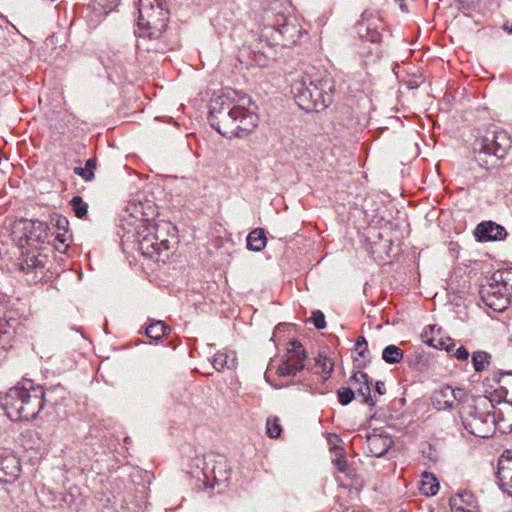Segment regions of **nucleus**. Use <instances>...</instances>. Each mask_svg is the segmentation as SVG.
Here are the masks:
<instances>
[{
    "label": "nucleus",
    "mask_w": 512,
    "mask_h": 512,
    "mask_svg": "<svg viewBox=\"0 0 512 512\" xmlns=\"http://www.w3.org/2000/svg\"><path fill=\"white\" fill-rule=\"evenodd\" d=\"M497 479L500 489L512 497V458L499 459Z\"/></svg>",
    "instance_id": "21"
},
{
    "label": "nucleus",
    "mask_w": 512,
    "mask_h": 512,
    "mask_svg": "<svg viewBox=\"0 0 512 512\" xmlns=\"http://www.w3.org/2000/svg\"><path fill=\"white\" fill-rule=\"evenodd\" d=\"M355 351L363 359L368 358V354H369L368 343L364 336H359L357 338L356 343H355Z\"/></svg>",
    "instance_id": "39"
},
{
    "label": "nucleus",
    "mask_w": 512,
    "mask_h": 512,
    "mask_svg": "<svg viewBox=\"0 0 512 512\" xmlns=\"http://www.w3.org/2000/svg\"><path fill=\"white\" fill-rule=\"evenodd\" d=\"M20 318L15 310H8L0 304V363L6 359L7 351L12 347Z\"/></svg>",
    "instance_id": "12"
},
{
    "label": "nucleus",
    "mask_w": 512,
    "mask_h": 512,
    "mask_svg": "<svg viewBox=\"0 0 512 512\" xmlns=\"http://www.w3.org/2000/svg\"><path fill=\"white\" fill-rule=\"evenodd\" d=\"M500 387L505 390L506 397L510 396V399L504 402L506 413L509 416V420L512 419V373L505 372L500 374L498 380Z\"/></svg>",
    "instance_id": "25"
},
{
    "label": "nucleus",
    "mask_w": 512,
    "mask_h": 512,
    "mask_svg": "<svg viewBox=\"0 0 512 512\" xmlns=\"http://www.w3.org/2000/svg\"><path fill=\"white\" fill-rule=\"evenodd\" d=\"M168 331H170V327L168 325H166L163 321H153L146 328L145 334L147 337H149L151 339L159 340Z\"/></svg>",
    "instance_id": "28"
},
{
    "label": "nucleus",
    "mask_w": 512,
    "mask_h": 512,
    "mask_svg": "<svg viewBox=\"0 0 512 512\" xmlns=\"http://www.w3.org/2000/svg\"><path fill=\"white\" fill-rule=\"evenodd\" d=\"M481 297L488 307L498 312L505 310L512 299V295L509 292L503 291L501 287L492 281L487 288L481 291Z\"/></svg>",
    "instance_id": "15"
},
{
    "label": "nucleus",
    "mask_w": 512,
    "mask_h": 512,
    "mask_svg": "<svg viewBox=\"0 0 512 512\" xmlns=\"http://www.w3.org/2000/svg\"><path fill=\"white\" fill-rule=\"evenodd\" d=\"M291 93L302 110L318 113L332 103L334 81L326 72L312 67L293 81Z\"/></svg>",
    "instance_id": "1"
},
{
    "label": "nucleus",
    "mask_w": 512,
    "mask_h": 512,
    "mask_svg": "<svg viewBox=\"0 0 512 512\" xmlns=\"http://www.w3.org/2000/svg\"><path fill=\"white\" fill-rule=\"evenodd\" d=\"M503 29L508 33H512V25L509 26L507 23L503 25Z\"/></svg>",
    "instance_id": "46"
},
{
    "label": "nucleus",
    "mask_w": 512,
    "mask_h": 512,
    "mask_svg": "<svg viewBox=\"0 0 512 512\" xmlns=\"http://www.w3.org/2000/svg\"><path fill=\"white\" fill-rule=\"evenodd\" d=\"M452 512H474L476 500L472 493L463 491L450 498Z\"/></svg>",
    "instance_id": "22"
},
{
    "label": "nucleus",
    "mask_w": 512,
    "mask_h": 512,
    "mask_svg": "<svg viewBox=\"0 0 512 512\" xmlns=\"http://www.w3.org/2000/svg\"><path fill=\"white\" fill-rule=\"evenodd\" d=\"M404 352L396 345H388L382 352V358L389 364H397L403 360Z\"/></svg>",
    "instance_id": "29"
},
{
    "label": "nucleus",
    "mask_w": 512,
    "mask_h": 512,
    "mask_svg": "<svg viewBox=\"0 0 512 512\" xmlns=\"http://www.w3.org/2000/svg\"><path fill=\"white\" fill-rule=\"evenodd\" d=\"M348 383L352 386L358 384L357 392L363 397V402L370 406H374L377 402L371 395L372 380L369 376L362 371L354 373L348 380Z\"/></svg>",
    "instance_id": "18"
},
{
    "label": "nucleus",
    "mask_w": 512,
    "mask_h": 512,
    "mask_svg": "<svg viewBox=\"0 0 512 512\" xmlns=\"http://www.w3.org/2000/svg\"><path fill=\"white\" fill-rule=\"evenodd\" d=\"M43 399H44V407L46 405H51V406H55L57 404H59V399H63L64 398V394H65V389L63 386L61 385H56V386H53L47 390H45L43 388Z\"/></svg>",
    "instance_id": "26"
},
{
    "label": "nucleus",
    "mask_w": 512,
    "mask_h": 512,
    "mask_svg": "<svg viewBox=\"0 0 512 512\" xmlns=\"http://www.w3.org/2000/svg\"><path fill=\"white\" fill-rule=\"evenodd\" d=\"M439 490V483L437 479L430 473L424 472L422 475V481L420 491L426 496L435 495Z\"/></svg>",
    "instance_id": "27"
},
{
    "label": "nucleus",
    "mask_w": 512,
    "mask_h": 512,
    "mask_svg": "<svg viewBox=\"0 0 512 512\" xmlns=\"http://www.w3.org/2000/svg\"><path fill=\"white\" fill-rule=\"evenodd\" d=\"M47 224L45 222L35 220L29 221L25 227V239L28 245H34L35 243H43L47 239Z\"/></svg>",
    "instance_id": "20"
},
{
    "label": "nucleus",
    "mask_w": 512,
    "mask_h": 512,
    "mask_svg": "<svg viewBox=\"0 0 512 512\" xmlns=\"http://www.w3.org/2000/svg\"><path fill=\"white\" fill-rule=\"evenodd\" d=\"M217 104L219 102L215 101L211 105L209 121L221 135L228 138L243 137L257 126L258 117L255 113L223 100L219 108L216 107Z\"/></svg>",
    "instance_id": "5"
},
{
    "label": "nucleus",
    "mask_w": 512,
    "mask_h": 512,
    "mask_svg": "<svg viewBox=\"0 0 512 512\" xmlns=\"http://www.w3.org/2000/svg\"><path fill=\"white\" fill-rule=\"evenodd\" d=\"M170 229L175 230L167 222L146 227L138 240V249L141 254L153 261H160L162 253L167 252L171 248V241L169 239Z\"/></svg>",
    "instance_id": "8"
},
{
    "label": "nucleus",
    "mask_w": 512,
    "mask_h": 512,
    "mask_svg": "<svg viewBox=\"0 0 512 512\" xmlns=\"http://www.w3.org/2000/svg\"><path fill=\"white\" fill-rule=\"evenodd\" d=\"M403 1H404V0H395V2H397V3H401V2H403Z\"/></svg>",
    "instance_id": "49"
},
{
    "label": "nucleus",
    "mask_w": 512,
    "mask_h": 512,
    "mask_svg": "<svg viewBox=\"0 0 512 512\" xmlns=\"http://www.w3.org/2000/svg\"><path fill=\"white\" fill-rule=\"evenodd\" d=\"M168 17L169 11L163 0H139V36L159 38L167 28Z\"/></svg>",
    "instance_id": "6"
},
{
    "label": "nucleus",
    "mask_w": 512,
    "mask_h": 512,
    "mask_svg": "<svg viewBox=\"0 0 512 512\" xmlns=\"http://www.w3.org/2000/svg\"><path fill=\"white\" fill-rule=\"evenodd\" d=\"M266 244L267 238L262 228L253 229L246 238L247 249L254 252L262 251L266 247Z\"/></svg>",
    "instance_id": "23"
},
{
    "label": "nucleus",
    "mask_w": 512,
    "mask_h": 512,
    "mask_svg": "<svg viewBox=\"0 0 512 512\" xmlns=\"http://www.w3.org/2000/svg\"><path fill=\"white\" fill-rule=\"evenodd\" d=\"M67 226H68V220L66 218H62V217H59L58 220H57V227L58 229H62L63 232L64 231H68L67 230Z\"/></svg>",
    "instance_id": "43"
},
{
    "label": "nucleus",
    "mask_w": 512,
    "mask_h": 512,
    "mask_svg": "<svg viewBox=\"0 0 512 512\" xmlns=\"http://www.w3.org/2000/svg\"><path fill=\"white\" fill-rule=\"evenodd\" d=\"M306 352L302 344L298 341H291L287 349L286 359L277 368L279 376H295L298 371L304 369V360Z\"/></svg>",
    "instance_id": "14"
},
{
    "label": "nucleus",
    "mask_w": 512,
    "mask_h": 512,
    "mask_svg": "<svg viewBox=\"0 0 512 512\" xmlns=\"http://www.w3.org/2000/svg\"><path fill=\"white\" fill-rule=\"evenodd\" d=\"M475 236L478 241H496L503 240L507 236L505 228L492 221H484L477 225Z\"/></svg>",
    "instance_id": "17"
},
{
    "label": "nucleus",
    "mask_w": 512,
    "mask_h": 512,
    "mask_svg": "<svg viewBox=\"0 0 512 512\" xmlns=\"http://www.w3.org/2000/svg\"><path fill=\"white\" fill-rule=\"evenodd\" d=\"M337 397L341 405L347 406L355 398V392L350 387H340L337 390Z\"/></svg>",
    "instance_id": "38"
},
{
    "label": "nucleus",
    "mask_w": 512,
    "mask_h": 512,
    "mask_svg": "<svg viewBox=\"0 0 512 512\" xmlns=\"http://www.w3.org/2000/svg\"><path fill=\"white\" fill-rule=\"evenodd\" d=\"M368 53H369V54H374V53H375V54H378V53H379V49L376 47V48H375V51H373V50H369V51H368Z\"/></svg>",
    "instance_id": "48"
},
{
    "label": "nucleus",
    "mask_w": 512,
    "mask_h": 512,
    "mask_svg": "<svg viewBox=\"0 0 512 512\" xmlns=\"http://www.w3.org/2000/svg\"><path fill=\"white\" fill-rule=\"evenodd\" d=\"M335 465L340 472L349 474V466H348L346 459L337 458L335 460Z\"/></svg>",
    "instance_id": "42"
},
{
    "label": "nucleus",
    "mask_w": 512,
    "mask_h": 512,
    "mask_svg": "<svg viewBox=\"0 0 512 512\" xmlns=\"http://www.w3.org/2000/svg\"><path fill=\"white\" fill-rule=\"evenodd\" d=\"M478 0H457L462 7H469L474 5Z\"/></svg>",
    "instance_id": "45"
},
{
    "label": "nucleus",
    "mask_w": 512,
    "mask_h": 512,
    "mask_svg": "<svg viewBox=\"0 0 512 512\" xmlns=\"http://www.w3.org/2000/svg\"><path fill=\"white\" fill-rule=\"evenodd\" d=\"M375 390L378 394L383 395L386 392L385 384L382 381H377L375 383Z\"/></svg>",
    "instance_id": "44"
},
{
    "label": "nucleus",
    "mask_w": 512,
    "mask_h": 512,
    "mask_svg": "<svg viewBox=\"0 0 512 512\" xmlns=\"http://www.w3.org/2000/svg\"><path fill=\"white\" fill-rule=\"evenodd\" d=\"M490 358H491V355L485 351L474 352L472 355V362H473L474 370L476 372L484 371L489 364Z\"/></svg>",
    "instance_id": "32"
},
{
    "label": "nucleus",
    "mask_w": 512,
    "mask_h": 512,
    "mask_svg": "<svg viewBox=\"0 0 512 512\" xmlns=\"http://www.w3.org/2000/svg\"><path fill=\"white\" fill-rule=\"evenodd\" d=\"M43 387L31 380L19 382L0 396V406L12 421H32L44 408Z\"/></svg>",
    "instance_id": "2"
},
{
    "label": "nucleus",
    "mask_w": 512,
    "mask_h": 512,
    "mask_svg": "<svg viewBox=\"0 0 512 512\" xmlns=\"http://www.w3.org/2000/svg\"><path fill=\"white\" fill-rule=\"evenodd\" d=\"M354 29L360 40L379 44L385 30V23L378 13L366 10L361 14Z\"/></svg>",
    "instance_id": "10"
},
{
    "label": "nucleus",
    "mask_w": 512,
    "mask_h": 512,
    "mask_svg": "<svg viewBox=\"0 0 512 512\" xmlns=\"http://www.w3.org/2000/svg\"><path fill=\"white\" fill-rule=\"evenodd\" d=\"M204 467L201 472L207 482L212 477L213 482L210 487L228 483L231 476V468L223 455L211 454L203 460Z\"/></svg>",
    "instance_id": "13"
},
{
    "label": "nucleus",
    "mask_w": 512,
    "mask_h": 512,
    "mask_svg": "<svg viewBox=\"0 0 512 512\" xmlns=\"http://www.w3.org/2000/svg\"><path fill=\"white\" fill-rule=\"evenodd\" d=\"M491 281L512 295V268L495 271L491 276Z\"/></svg>",
    "instance_id": "24"
},
{
    "label": "nucleus",
    "mask_w": 512,
    "mask_h": 512,
    "mask_svg": "<svg viewBox=\"0 0 512 512\" xmlns=\"http://www.w3.org/2000/svg\"><path fill=\"white\" fill-rule=\"evenodd\" d=\"M304 29L293 16H288L281 6L265 9L260 20V37L269 45L290 47L300 42Z\"/></svg>",
    "instance_id": "3"
},
{
    "label": "nucleus",
    "mask_w": 512,
    "mask_h": 512,
    "mask_svg": "<svg viewBox=\"0 0 512 512\" xmlns=\"http://www.w3.org/2000/svg\"><path fill=\"white\" fill-rule=\"evenodd\" d=\"M315 366L320 368V371H317V373H321L323 379L325 380L333 371L334 362L329 357L319 354L315 359Z\"/></svg>",
    "instance_id": "31"
},
{
    "label": "nucleus",
    "mask_w": 512,
    "mask_h": 512,
    "mask_svg": "<svg viewBox=\"0 0 512 512\" xmlns=\"http://www.w3.org/2000/svg\"><path fill=\"white\" fill-rule=\"evenodd\" d=\"M399 6H400V9H401L402 11H405V12H407V11H408V8L406 7V5H405L403 2L399 3Z\"/></svg>",
    "instance_id": "47"
},
{
    "label": "nucleus",
    "mask_w": 512,
    "mask_h": 512,
    "mask_svg": "<svg viewBox=\"0 0 512 512\" xmlns=\"http://www.w3.org/2000/svg\"><path fill=\"white\" fill-rule=\"evenodd\" d=\"M70 205L78 218H84L87 215L88 205L83 201L81 196H74L70 201Z\"/></svg>",
    "instance_id": "35"
},
{
    "label": "nucleus",
    "mask_w": 512,
    "mask_h": 512,
    "mask_svg": "<svg viewBox=\"0 0 512 512\" xmlns=\"http://www.w3.org/2000/svg\"><path fill=\"white\" fill-rule=\"evenodd\" d=\"M234 360L229 363V357L226 353H217L213 357L212 365L217 371L223 370L225 367L231 368Z\"/></svg>",
    "instance_id": "37"
},
{
    "label": "nucleus",
    "mask_w": 512,
    "mask_h": 512,
    "mask_svg": "<svg viewBox=\"0 0 512 512\" xmlns=\"http://www.w3.org/2000/svg\"><path fill=\"white\" fill-rule=\"evenodd\" d=\"M71 240V235L68 231H64L62 233H58L54 239L55 249L59 252H66L69 247V241Z\"/></svg>",
    "instance_id": "36"
},
{
    "label": "nucleus",
    "mask_w": 512,
    "mask_h": 512,
    "mask_svg": "<svg viewBox=\"0 0 512 512\" xmlns=\"http://www.w3.org/2000/svg\"><path fill=\"white\" fill-rule=\"evenodd\" d=\"M453 356L461 361H466L469 358V352L464 346H460L453 353Z\"/></svg>",
    "instance_id": "41"
},
{
    "label": "nucleus",
    "mask_w": 512,
    "mask_h": 512,
    "mask_svg": "<svg viewBox=\"0 0 512 512\" xmlns=\"http://www.w3.org/2000/svg\"><path fill=\"white\" fill-rule=\"evenodd\" d=\"M494 408L487 398H471L459 410L464 429L476 437L488 438L494 434L497 425L500 429L511 428L512 422L505 427L501 426V422L506 421L503 416L504 411L502 409L492 411Z\"/></svg>",
    "instance_id": "4"
},
{
    "label": "nucleus",
    "mask_w": 512,
    "mask_h": 512,
    "mask_svg": "<svg viewBox=\"0 0 512 512\" xmlns=\"http://www.w3.org/2000/svg\"><path fill=\"white\" fill-rule=\"evenodd\" d=\"M96 169V158H89L85 167H75L74 173L80 176L85 181H92L95 177L94 170Z\"/></svg>",
    "instance_id": "30"
},
{
    "label": "nucleus",
    "mask_w": 512,
    "mask_h": 512,
    "mask_svg": "<svg viewBox=\"0 0 512 512\" xmlns=\"http://www.w3.org/2000/svg\"><path fill=\"white\" fill-rule=\"evenodd\" d=\"M393 444L389 435L371 434L366 439V448L369 454L378 458L384 456Z\"/></svg>",
    "instance_id": "19"
},
{
    "label": "nucleus",
    "mask_w": 512,
    "mask_h": 512,
    "mask_svg": "<svg viewBox=\"0 0 512 512\" xmlns=\"http://www.w3.org/2000/svg\"><path fill=\"white\" fill-rule=\"evenodd\" d=\"M471 399L465 389L443 385L436 389L431 397L432 404L437 410H451L466 405Z\"/></svg>",
    "instance_id": "11"
},
{
    "label": "nucleus",
    "mask_w": 512,
    "mask_h": 512,
    "mask_svg": "<svg viewBox=\"0 0 512 512\" xmlns=\"http://www.w3.org/2000/svg\"><path fill=\"white\" fill-rule=\"evenodd\" d=\"M512 141L506 131H493L475 142V160L486 169L495 166L511 148Z\"/></svg>",
    "instance_id": "7"
},
{
    "label": "nucleus",
    "mask_w": 512,
    "mask_h": 512,
    "mask_svg": "<svg viewBox=\"0 0 512 512\" xmlns=\"http://www.w3.org/2000/svg\"><path fill=\"white\" fill-rule=\"evenodd\" d=\"M49 258L47 255L37 251L28 252L22 255L18 266L19 270L24 273L25 280L28 284H37L47 281Z\"/></svg>",
    "instance_id": "9"
},
{
    "label": "nucleus",
    "mask_w": 512,
    "mask_h": 512,
    "mask_svg": "<svg viewBox=\"0 0 512 512\" xmlns=\"http://www.w3.org/2000/svg\"><path fill=\"white\" fill-rule=\"evenodd\" d=\"M311 321L318 330H322L326 327L325 316L320 310L312 312Z\"/></svg>",
    "instance_id": "40"
},
{
    "label": "nucleus",
    "mask_w": 512,
    "mask_h": 512,
    "mask_svg": "<svg viewBox=\"0 0 512 512\" xmlns=\"http://www.w3.org/2000/svg\"><path fill=\"white\" fill-rule=\"evenodd\" d=\"M0 470L4 475L14 476L18 469V462L13 455H9L0 459Z\"/></svg>",
    "instance_id": "33"
},
{
    "label": "nucleus",
    "mask_w": 512,
    "mask_h": 512,
    "mask_svg": "<svg viewBox=\"0 0 512 512\" xmlns=\"http://www.w3.org/2000/svg\"><path fill=\"white\" fill-rule=\"evenodd\" d=\"M282 432V427L280 425V420L276 416H271L267 418L266 421V433L270 438H278L280 437Z\"/></svg>",
    "instance_id": "34"
},
{
    "label": "nucleus",
    "mask_w": 512,
    "mask_h": 512,
    "mask_svg": "<svg viewBox=\"0 0 512 512\" xmlns=\"http://www.w3.org/2000/svg\"><path fill=\"white\" fill-rule=\"evenodd\" d=\"M421 339L426 345L436 349L445 350L449 353L453 352L455 347L453 339L450 337H442L441 328H436L435 326H429L426 328L421 334Z\"/></svg>",
    "instance_id": "16"
}]
</instances>
